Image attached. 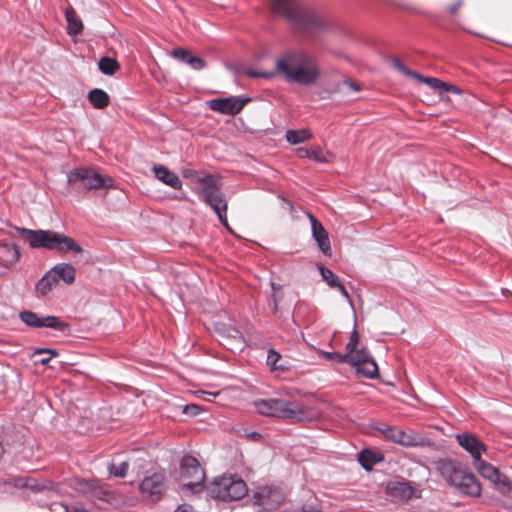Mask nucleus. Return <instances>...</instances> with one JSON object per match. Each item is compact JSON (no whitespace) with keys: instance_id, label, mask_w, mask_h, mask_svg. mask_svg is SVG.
I'll return each mask as SVG.
<instances>
[{"instance_id":"obj_1","label":"nucleus","mask_w":512,"mask_h":512,"mask_svg":"<svg viewBox=\"0 0 512 512\" xmlns=\"http://www.w3.org/2000/svg\"><path fill=\"white\" fill-rule=\"evenodd\" d=\"M276 74L281 75L288 83L310 86L317 82L320 70L317 61L308 53L302 50H290L277 59L274 71H246V75L252 78H272Z\"/></svg>"},{"instance_id":"obj_2","label":"nucleus","mask_w":512,"mask_h":512,"mask_svg":"<svg viewBox=\"0 0 512 512\" xmlns=\"http://www.w3.org/2000/svg\"><path fill=\"white\" fill-rule=\"evenodd\" d=\"M272 11L284 16L310 37H318L331 27L328 17L302 7L298 0H272Z\"/></svg>"},{"instance_id":"obj_3","label":"nucleus","mask_w":512,"mask_h":512,"mask_svg":"<svg viewBox=\"0 0 512 512\" xmlns=\"http://www.w3.org/2000/svg\"><path fill=\"white\" fill-rule=\"evenodd\" d=\"M17 231L33 249H45L59 253L71 252L74 254L83 252L82 247L72 237L54 230H33L18 227Z\"/></svg>"},{"instance_id":"obj_4","label":"nucleus","mask_w":512,"mask_h":512,"mask_svg":"<svg viewBox=\"0 0 512 512\" xmlns=\"http://www.w3.org/2000/svg\"><path fill=\"white\" fill-rule=\"evenodd\" d=\"M258 413L296 421H305L308 410L299 401H289L279 398L260 399L254 402Z\"/></svg>"},{"instance_id":"obj_5","label":"nucleus","mask_w":512,"mask_h":512,"mask_svg":"<svg viewBox=\"0 0 512 512\" xmlns=\"http://www.w3.org/2000/svg\"><path fill=\"white\" fill-rule=\"evenodd\" d=\"M198 195L200 200L209 205L216 213L220 223L228 227L227 201L220 190L218 179L215 177H202Z\"/></svg>"},{"instance_id":"obj_6","label":"nucleus","mask_w":512,"mask_h":512,"mask_svg":"<svg viewBox=\"0 0 512 512\" xmlns=\"http://www.w3.org/2000/svg\"><path fill=\"white\" fill-rule=\"evenodd\" d=\"M207 492L212 498L234 501L246 496L248 489L241 478L230 475L215 478L207 486Z\"/></svg>"},{"instance_id":"obj_7","label":"nucleus","mask_w":512,"mask_h":512,"mask_svg":"<svg viewBox=\"0 0 512 512\" xmlns=\"http://www.w3.org/2000/svg\"><path fill=\"white\" fill-rule=\"evenodd\" d=\"M180 474L185 489L191 491L193 494L203 491L205 472L195 457L191 455L182 457L180 461Z\"/></svg>"},{"instance_id":"obj_8","label":"nucleus","mask_w":512,"mask_h":512,"mask_svg":"<svg viewBox=\"0 0 512 512\" xmlns=\"http://www.w3.org/2000/svg\"><path fill=\"white\" fill-rule=\"evenodd\" d=\"M67 181L70 185H81L87 190H98L102 188H111L114 181L109 176H104L90 168H75L67 175Z\"/></svg>"},{"instance_id":"obj_9","label":"nucleus","mask_w":512,"mask_h":512,"mask_svg":"<svg viewBox=\"0 0 512 512\" xmlns=\"http://www.w3.org/2000/svg\"><path fill=\"white\" fill-rule=\"evenodd\" d=\"M383 436L395 444L403 447H424L429 440L413 430H403L394 426H385L380 429Z\"/></svg>"},{"instance_id":"obj_10","label":"nucleus","mask_w":512,"mask_h":512,"mask_svg":"<svg viewBox=\"0 0 512 512\" xmlns=\"http://www.w3.org/2000/svg\"><path fill=\"white\" fill-rule=\"evenodd\" d=\"M283 500L282 491L274 486H259L253 493L254 504L262 512H269L278 508Z\"/></svg>"},{"instance_id":"obj_11","label":"nucleus","mask_w":512,"mask_h":512,"mask_svg":"<svg viewBox=\"0 0 512 512\" xmlns=\"http://www.w3.org/2000/svg\"><path fill=\"white\" fill-rule=\"evenodd\" d=\"M479 474L489 480L503 495H508L512 490V483L509 478L502 474L499 469L492 464L480 459L474 464Z\"/></svg>"},{"instance_id":"obj_12","label":"nucleus","mask_w":512,"mask_h":512,"mask_svg":"<svg viewBox=\"0 0 512 512\" xmlns=\"http://www.w3.org/2000/svg\"><path fill=\"white\" fill-rule=\"evenodd\" d=\"M165 490V476L158 472L146 476L139 484L141 495L152 502L159 501Z\"/></svg>"},{"instance_id":"obj_13","label":"nucleus","mask_w":512,"mask_h":512,"mask_svg":"<svg viewBox=\"0 0 512 512\" xmlns=\"http://www.w3.org/2000/svg\"><path fill=\"white\" fill-rule=\"evenodd\" d=\"M249 101L250 98L242 96L217 98L208 101V107L213 111L220 112L225 115H236L241 112Z\"/></svg>"},{"instance_id":"obj_14","label":"nucleus","mask_w":512,"mask_h":512,"mask_svg":"<svg viewBox=\"0 0 512 512\" xmlns=\"http://www.w3.org/2000/svg\"><path fill=\"white\" fill-rule=\"evenodd\" d=\"M19 317L27 326L34 328L46 327L58 331H64L68 327L67 323L56 316L40 317L32 311H23L20 313Z\"/></svg>"},{"instance_id":"obj_15","label":"nucleus","mask_w":512,"mask_h":512,"mask_svg":"<svg viewBox=\"0 0 512 512\" xmlns=\"http://www.w3.org/2000/svg\"><path fill=\"white\" fill-rule=\"evenodd\" d=\"M78 485L79 491L94 501L110 503L113 499L112 492L94 480H81Z\"/></svg>"},{"instance_id":"obj_16","label":"nucleus","mask_w":512,"mask_h":512,"mask_svg":"<svg viewBox=\"0 0 512 512\" xmlns=\"http://www.w3.org/2000/svg\"><path fill=\"white\" fill-rule=\"evenodd\" d=\"M458 444L473 458V465L481 459V454L486 450L485 445L474 435L463 433L456 436Z\"/></svg>"},{"instance_id":"obj_17","label":"nucleus","mask_w":512,"mask_h":512,"mask_svg":"<svg viewBox=\"0 0 512 512\" xmlns=\"http://www.w3.org/2000/svg\"><path fill=\"white\" fill-rule=\"evenodd\" d=\"M308 218L311 223L312 237L317 242L320 250L325 255H331V245L327 231L312 213H308Z\"/></svg>"},{"instance_id":"obj_18","label":"nucleus","mask_w":512,"mask_h":512,"mask_svg":"<svg viewBox=\"0 0 512 512\" xmlns=\"http://www.w3.org/2000/svg\"><path fill=\"white\" fill-rule=\"evenodd\" d=\"M415 492V488L408 481H394L387 485V494L396 501H408Z\"/></svg>"},{"instance_id":"obj_19","label":"nucleus","mask_w":512,"mask_h":512,"mask_svg":"<svg viewBox=\"0 0 512 512\" xmlns=\"http://www.w3.org/2000/svg\"><path fill=\"white\" fill-rule=\"evenodd\" d=\"M20 259V252L16 244L0 241V264L5 268L13 267Z\"/></svg>"},{"instance_id":"obj_20","label":"nucleus","mask_w":512,"mask_h":512,"mask_svg":"<svg viewBox=\"0 0 512 512\" xmlns=\"http://www.w3.org/2000/svg\"><path fill=\"white\" fill-rule=\"evenodd\" d=\"M155 178L162 183L170 186L173 189H181L182 182L178 175L169 170L167 167L161 164H156L152 167Z\"/></svg>"},{"instance_id":"obj_21","label":"nucleus","mask_w":512,"mask_h":512,"mask_svg":"<svg viewBox=\"0 0 512 512\" xmlns=\"http://www.w3.org/2000/svg\"><path fill=\"white\" fill-rule=\"evenodd\" d=\"M171 56L176 60L189 65L192 69L197 71L203 69L206 65L202 58L192 55L189 50L184 48L173 49Z\"/></svg>"},{"instance_id":"obj_22","label":"nucleus","mask_w":512,"mask_h":512,"mask_svg":"<svg viewBox=\"0 0 512 512\" xmlns=\"http://www.w3.org/2000/svg\"><path fill=\"white\" fill-rule=\"evenodd\" d=\"M413 78L419 80L420 82L427 84L430 88H432L434 90H439L440 92H451L454 94L461 93V90L458 87H456L455 85L443 82L442 80H440L438 78L425 77L418 72H416V74H413Z\"/></svg>"},{"instance_id":"obj_23","label":"nucleus","mask_w":512,"mask_h":512,"mask_svg":"<svg viewBox=\"0 0 512 512\" xmlns=\"http://www.w3.org/2000/svg\"><path fill=\"white\" fill-rule=\"evenodd\" d=\"M51 269L58 283L60 280H62L67 285L74 283L76 277V269L71 264L58 263Z\"/></svg>"},{"instance_id":"obj_24","label":"nucleus","mask_w":512,"mask_h":512,"mask_svg":"<svg viewBox=\"0 0 512 512\" xmlns=\"http://www.w3.org/2000/svg\"><path fill=\"white\" fill-rule=\"evenodd\" d=\"M57 284L58 282L52 269L48 270L35 284L36 296H46Z\"/></svg>"},{"instance_id":"obj_25","label":"nucleus","mask_w":512,"mask_h":512,"mask_svg":"<svg viewBox=\"0 0 512 512\" xmlns=\"http://www.w3.org/2000/svg\"><path fill=\"white\" fill-rule=\"evenodd\" d=\"M383 460L384 456L381 453L370 449H363L358 454V462L366 471H370L374 465L382 462Z\"/></svg>"},{"instance_id":"obj_26","label":"nucleus","mask_w":512,"mask_h":512,"mask_svg":"<svg viewBox=\"0 0 512 512\" xmlns=\"http://www.w3.org/2000/svg\"><path fill=\"white\" fill-rule=\"evenodd\" d=\"M438 471L441 476L450 484L458 471L461 469L454 461L445 459L438 462Z\"/></svg>"},{"instance_id":"obj_27","label":"nucleus","mask_w":512,"mask_h":512,"mask_svg":"<svg viewBox=\"0 0 512 512\" xmlns=\"http://www.w3.org/2000/svg\"><path fill=\"white\" fill-rule=\"evenodd\" d=\"M65 17L67 21V33L69 35H79L83 29V23L77 16L73 8H69L65 11Z\"/></svg>"},{"instance_id":"obj_28","label":"nucleus","mask_w":512,"mask_h":512,"mask_svg":"<svg viewBox=\"0 0 512 512\" xmlns=\"http://www.w3.org/2000/svg\"><path fill=\"white\" fill-rule=\"evenodd\" d=\"M88 100L96 109H104L110 103L109 95L102 89H93L88 93Z\"/></svg>"},{"instance_id":"obj_29","label":"nucleus","mask_w":512,"mask_h":512,"mask_svg":"<svg viewBox=\"0 0 512 512\" xmlns=\"http://www.w3.org/2000/svg\"><path fill=\"white\" fill-rule=\"evenodd\" d=\"M466 481L462 482V484L457 489L460 493L466 494L471 497H479L481 494V485L476 479V477L472 474L469 478H465Z\"/></svg>"},{"instance_id":"obj_30","label":"nucleus","mask_w":512,"mask_h":512,"mask_svg":"<svg viewBox=\"0 0 512 512\" xmlns=\"http://www.w3.org/2000/svg\"><path fill=\"white\" fill-rule=\"evenodd\" d=\"M287 142L296 145L312 138V133L308 129L287 130L285 134Z\"/></svg>"},{"instance_id":"obj_31","label":"nucleus","mask_w":512,"mask_h":512,"mask_svg":"<svg viewBox=\"0 0 512 512\" xmlns=\"http://www.w3.org/2000/svg\"><path fill=\"white\" fill-rule=\"evenodd\" d=\"M282 356L274 349H269L267 353L266 364L271 371L284 372L287 366L281 362Z\"/></svg>"},{"instance_id":"obj_32","label":"nucleus","mask_w":512,"mask_h":512,"mask_svg":"<svg viewBox=\"0 0 512 512\" xmlns=\"http://www.w3.org/2000/svg\"><path fill=\"white\" fill-rule=\"evenodd\" d=\"M356 367L357 373L367 378L373 379L378 375V366L372 357L366 360L364 363L360 364V366Z\"/></svg>"},{"instance_id":"obj_33","label":"nucleus","mask_w":512,"mask_h":512,"mask_svg":"<svg viewBox=\"0 0 512 512\" xmlns=\"http://www.w3.org/2000/svg\"><path fill=\"white\" fill-rule=\"evenodd\" d=\"M99 70L105 75H113L119 69L117 60L110 57H102L98 62Z\"/></svg>"},{"instance_id":"obj_34","label":"nucleus","mask_w":512,"mask_h":512,"mask_svg":"<svg viewBox=\"0 0 512 512\" xmlns=\"http://www.w3.org/2000/svg\"><path fill=\"white\" fill-rule=\"evenodd\" d=\"M347 355L349 356L347 363L354 367L360 366V364L371 358L366 350L357 348L353 352H347Z\"/></svg>"},{"instance_id":"obj_35","label":"nucleus","mask_w":512,"mask_h":512,"mask_svg":"<svg viewBox=\"0 0 512 512\" xmlns=\"http://www.w3.org/2000/svg\"><path fill=\"white\" fill-rule=\"evenodd\" d=\"M129 469V463L127 461H122L119 464L114 462H110L107 464V471L109 475L124 478L127 475Z\"/></svg>"},{"instance_id":"obj_36","label":"nucleus","mask_w":512,"mask_h":512,"mask_svg":"<svg viewBox=\"0 0 512 512\" xmlns=\"http://www.w3.org/2000/svg\"><path fill=\"white\" fill-rule=\"evenodd\" d=\"M319 272L323 278V280L331 287L335 288L337 285H340L339 278L328 268L323 265H320Z\"/></svg>"},{"instance_id":"obj_37","label":"nucleus","mask_w":512,"mask_h":512,"mask_svg":"<svg viewBox=\"0 0 512 512\" xmlns=\"http://www.w3.org/2000/svg\"><path fill=\"white\" fill-rule=\"evenodd\" d=\"M53 482L50 480H44V481H38L34 478L29 479V485H27V488L34 492H41L44 490H51L53 489Z\"/></svg>"},{"instance_id":"obj_38","label":"nucleus","mask_w":512,"mask_h":512,"mask_svg":"<svg viewBox=\"0 0 512 512\" xmlns=\"http://www.w3.org/2000/svg\"><path fill=\"white\" fill-rule=\"evenodd\" d=\"M181 174L184 178L195 179L201 185L202 177H213L210 174H204L196 171L191 165H187L182 168Z\"/></svg>"},{"instance_id":"obj_39","label":"nucleus","mask_w":512,"mask_h":512,"mask_svg":"<svg viewBox=\"0 0 512 512\" xmlns=\"http://www.w3.org/2000/svg\"><path fill=\"white\" fill-rule=\"evenodd\" d=\"M317 353L319 356H321L327 360L336 361L338 363H347V360L349 358V356L347 355V352L344 354H341L339 352H328V351H324V350H318Z\"/></svg>"},{"instance_id":"obj_40","label":"nucleus","mask_w":512,"mask_h":512,"mask_svg":"<svg viewBox=\"0 0 512 512\" xmlns=\"http://www.w3.org/2000/svg\"><path fill=\"white\" fill-rule=\"evenodd\" d=\"M471 475L472 473H468L461 468L454 477V479L452 480V482L450 483V485L458 489L462 482L466 481L465 478H469Z\"/></svg>"},{"instance_id":"obj_41","label":"nucleus","mask_w":512,"mask_h":512,"mask_svg":"<svg viewBox=\"0 0 512 512\" xmlns=\"http://www.w3.org/2000/svg\"><path fill=\"white\" fill-rule=\"evenodd\" d=\"M359 342V333L357 330H353L349 342L346 344V352H353L356 349Z\"/></svg>"},{"instance_id":"obj_42","label":"nucleus","mask_w":512,"mask_h":512,"mask_svg":"<svg viewBox=\"0 0 512 512\" xmlns=\"http://www.w3.org/2000/svg\"><path fill=\"white\" fill-rule=\"evenodd\" d=\"M200 412L201 408L197 404H187L183 407V413L189 416H197Z\"/></svg>"},{"instance_id":"obj_43","label":"nucleus","mask_w":512,"mask_h":512,"mask_svg":"<svg viewBox=\"0 0 512 512\" xmlns=\"http://www.w3.org/2000/svg\"><path fill=\"white\" fill-rule=\"evenodd\" d=\"M393 65H394V67H395L398 71L402 72V73H403V74H405V75H408V76L413 77V74H416V72H415V71H412V70L407 69V68H406V67H405V66L400 62V60H399V59H396V58H395V59L393 60Z\"/></svg>"},{"instance_id":"obj_44","label":"nucleus","mask_w":512,"mask_h":512,"mask_svg":"<svg viewBox=\"0 0 512 512\" xmlns=\"http://www.w3.org/2000/svg\"><path fill=\"white\" fill-rule=\"evenodd\" d=\"M309 156L308 158L309 159H313V160H316V161H325V158L323 156V152L322 150L319 148V147H316V148H313V149H309Z\"/></svg>"},{"instance_id":"obj_45","label":"nucleus","mask_w":512,"mask_h":512,"mask_svg":"<svg viewBox=\"0 0 512 512\" xmlns=\"http://www.w3.org/2000/svg\"><path fill=\"white\" fill-rule=\"evenodd\" d=\"M29 479L27 477H18L14 479V486L17 488H27L29 485Z\"/></svg>"},{"instance_id":"obj_46","label":"nucleus","mask_w":512,"mask_h":512,"mask_svg":"<svg viewBox=\"0 0 512 512\" xmlns=\"http://www.w3.org/2000/svg\"><path fill=\"white\" fill-rule=\"evenodd\" d=\"M335 288H337L339 290V292L341 293V295L348 300V302L351 306H353L352 300H351L350 295H349L348 291L346 290L345 286L340 282V285H337Z\"/></svg>"},{"instance_id":"obj_47","label":"nucleus","mask_w":512,"mask_h":512,"mask_svg":"<svg viewBox=\"0 0 512 512\" xmlns=\"http://www.w3.org/2000/svg\"><path fill=\"white\" fill-rule=\"evenodd\" d=\"M36 354H48L51 359L59 355L58 351L53 349H38Z\"/></svg>"},{"instance_id":"obj_48","label":"nucleus","mask_w":512,"mask_h":512,"mask_svg":"<svg viewBox=\"0 0 512 512\" xmlns=\"http://www.w3.org/2000/svg\"><path fill=\"white\" fill-rule=\"evenodd\" d=\"M462 5V0H458L456 3H454L453 5H451L449 8H448V11L451 13V14H456L458 9L461 7Z\"/></svg>"},{"instance_id":"obj_49","label":"nucleus","mask_w":512,"mask_h":512,"mask_svg":"<svg viewBox=\"0 0 512 512\" xmlns=\"http://www.w3.org/2000/svg\"><path fill=\"white\" fill-rule=\"evenodd\" d=\"M309 149L307 148H298L297 149V155L300 157V158H308L309 156Z\"/></svg>"},{"instance_id":"obj_50","label":"nucleus","mask_w":512,"mask_h":512,"mask_svg":"<svg viewBox=\"0 0 512 512\" xmlns=\"http://www.w3.org/2000/svg\"><path fill=\"white\" fill-rule=\"evenodd\" d=\"M227 332H228V336L229 337H232V338H239L240 337V332L237 329H235V328L229 327L227 329Z\"/></svg>"},{"instance_id":"obj_51","label":"nucleus","mask_w":512,"mask_h":512,"mask_svg":"<svg viewBox=\"0 0 512 512\" xmlns=\"http://www.w3.org/2000/svg\"><path fill=\"white\" fill-rule=\"evenodd\" d=\"M281 300H282L281 292L272 293V302H280Z\"/></svg>"},{"instance_id":"obj_52","label":"nucleus","mask_w":512,"mask_h":512,"mask_svg":"<svg viewBox=\"0 0 512 512\" xmlns=\"http://www.w3.org/2000/svg\"><path fill=\"white\" fill-rule=\"evenodd\" d=\"M271 289H272V293H276V292H281L282 287L280 284L271 282Z\"/></svg>"},{"instance_id":"obj_53","label":"nucleus","mask_w":512,"mask_h":512,"mask_svg":"<svg viewBox=\"0 0 512 512\" xmlns=\"http://www.w3.org/2000/svg\"><path fill=\"white\" fill-rule=\"evenodd\" d=\"M346 83L349 86V88L352 89L353 91H355V92L360 91V87L358 84L353 83V82H346Z\"/></svg>"},{"instance_id":"obj_54","label":"nucleus","mask_w":512,"mask_h":512,"mask_svg":"<svg viewBox=\"0 0 512 512\" xmlns=\"http://www.w3.org/2000/svg\"><path fill=\"white\" fill-rule=\"evenodd\" d=\"M278 304H279V302H272V313L274 315H276L278 312Z\"/></svg>"},{"instance_id":"obj_55","label":"nucleus","mask_w":512,"mask_h":512,"mask_svg":"<svg viewBox=\"0 0 512 512\" xmlns=\"http://www.w3.org/2000/svg\"><path fill=\"white\" fill-rule=\"evenodd\" d=\"M249 437L252 439L258 440L261 438V434H259L257 432H252L251 434H249Z\"/></svg>"},{"instance_id":"obj_56","label":"nucleus","mask_w":512,"mask_h":512,"mask_svg":"<svg viewBox=\"0 0 512 512\" xmlns=\"http://www.w3.org/2000/svg\"><path fill=\"white\" fill-rule=\"evenodd\" d=\"M49 360H51V358L49 356L44 357V358L41 359V363L42 364H47L49 362Z\"/></svg>"},{"instance_id":"obj_57","label":"nucleus","mask_w":512,"mask_h":512,"mask_svg":"<svg viewBox=\"0 0 512 512\" xmlns=\"http://www.w3.org/2000/svg\"><path fill=\"white\" fill-rule=\"evenodd\" d=\"M202 393H203V394H206V395H213V396H215V395H216V394H211V393H209V392H205V391H202Z\"/></svg>"}]
</instances>
